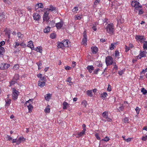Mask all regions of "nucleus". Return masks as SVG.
Listing matches in <instances>:
<instances>
[{"instance_id":"nucleus-1","label":"nucleus","mask_w":147,"mask_h":147,"mask_svg":"<svg viewBox=\"0 0 147 147\" xmlns=\"http://www.w3.org/2000/svg\"><path fill=\"white\" fill-rule=\"evenodd\" d=\"M106 29L107 32L110 34L112 35L114 34L115 29L113 23L108 24Z\"/></svg>"},{"instance_id":"nucleus-2","label":"nucleus","mask_w":147,"mask_h":147,"mask_svg":"<svg viewBox=\"0 0 147 147\" xmlns=\"http://www.w3.org/2000/svg\"><path fill=\"white\" fill-rule=\"evenodd\" d=\"M133 7H135V9H139V8L142 7V6L140 5L137 0H133L131 2Z\"/></svg>"},{"instance_id":"nucleus-3","label":"nucleus","mask_w":147,"mask_h":147,"mask_svg":"<svg viewBox=\"0 0 147 147\" xmlns=\"http://www.w3.org/2000/svg\"><path fill=\"white\" fill-rule=\"evenodd\" d=\"M46 82V78L45 77H42V78L39 79L38 82V86L42 88L45 86Z\"/></svg>"},{"instance_id":"nucleus-4","label":"nucleus","mask_w":147,"mask_h":147,"mask_svg":"<svg viewBox=\"0 0 147 147\" xmlns=\"http://www.w3.org/2000/svg\"><path fill=\"white\" fill-rule=\"evenodd\" d=\"M105 62L107 66H109L112 64L113 62V58L110 56H108L106 57Z\"/></svg>"},{"instance_id":"nucleus-5","label":"nucleus","mask_w":147,"mask_h":147,"mask_svg":"<svg viewBox=\"0 0 147 147\" xmlns=\"http://www.w3.org/2000/svg\"><path fill=\"white\" fill-rule=\"evenodd\" d=\"M43 20L44 21H45L47 23L49 24V25L51 26H53L54 25L52 23L54 22L53 20H52L51 22L49 20L50 18L48 16H43Z\"/></svg>"},{"instance_id":"nucleus-6","label":"nucleus","mask_w":147,"mask_h":147,"mask_svg":"<svg viewBox=\"0 0 147 147\" xmlns=\"http://www.w3.org/2000/svg\"><path fill=\"white\" fill-rule=\"evenodd\" d=\"M19 94V92L16 90L15 88H13L12 90V99L14 100L17 99Z\"/></svg>"},{"instance_id":"nucleus-7","label":"nucleus","mask_w":147,"mask_h":147,"mask_svg":"<svg viewBox=\"0 0 147 147\" xmlns=\"http://www.w3.org/2000/svg\"><path fill=\"white\" fill-rule=\"evenodd\" d=\"M83 38L82 42V44L84 45L85 46L87 45V37L86 35V31H84L83 33Z\"/></svg>"},{"instance_id":"nucleus-8","label":"nucleus","mask_w":147,"mask_h":147,"mask_svg":"<svg viewBox=\"0 0 147 147\" xmlns=\"http://www.w3.org/2000/svg\"><path fill=\"white\" fill-rule=\"evenodd\" d=\"M144 38V37L143 36L137 35L136 36L135 38L138 42H140L141 43H142L145 40Z\"/></svg>"},{"instance_id":"nucleus-9","label":"nucleus","mask_w":147,"mask_h":147,"mask_svg":"<svg viewBox=\"0 0 147 147\" xmlns=\"http://www.w3.org/2000/svg\"><path fill=\"white\" fill-rule=\"evenodd\" d=\"M10 66V65L3 63L0 65V69L1 70L5 69L9 67Z\"/></svg>"},{"instance_id":"nucleus-10","label":"nucleus","mask_w":147,"mask_h":147,"mask_svg":"<svg viewBox=\"0 0 147 147\" xmlns=\"http://www.w3.org/2000/svg\"><path fill=\"white\" fill-rule=\"evenodd\" d=\"M33 17L34 20L37 21H39L41 18L40 16L36 12L34 13L33 14Z\"/></svg>"},{"instance_id":"nucleus-11","label":"nucleus","mask_w":147,"mask_h":147,"mask_svg":"<svg viewBox=\"0 0 147 147\" xmlns=\"http://www.w3.org/2000/svg\"><path fill=\"white\" fill-rule=\"evenodd\" d=\"M147 52L146 51H140L139 55L137 57L138 58L141 59L142 57H146Z\"/></svg>"},{"instance_id":"nucleus-12","label":"nucleus","mask_w":147,"mask_h":147,"mask_svg":"<svg viewBox=\"0 0 147 147\" xmlns=\"http://www.w3.org/2000/svg\"><path fill=\"white\" fill-rule=\"evenodd\" d=\"M117 26H119L120 24L123 23L124 22V19L123 18H122L121 16H119L117 17Z\"/></svg>"},{"instance_id":"nucleus-13","label":"nucleus","mask_w":147,"mask_h":147,"mask_svg":"<svg viewBox=\"0 0 147 147\" xmlns=\"http://www.w3.org/2000/svg\"><path fill=\"white\" fill-rule=\"evenodd\" d=\"M91 51L93 54H95L98 51V48L96 47H92L91 48Z\"/></svg>"},{"instance_id":"nucleus-14","label":"nucleus","mask_w":147,"mask_h":147,"mask_svg":"<svg viewBox=\"0 0 147 147\" xmlns=\"http://www.w3.org/2000/svg\"><path fill=\"white\" fill-rule=\"evenodd\" d=\"M63 25V22L61 21L59 22L56 24L55 26L57 29H60L62 27Z\"/></svg>"},{"instance_id":"nucleus-15","label":"nucleus","mask_w":147,"mask_h":147,"mask_svg":"<svg viewBox=\"0 0 147 147\" xmlns=\"http://www.w3.org/2000/svg\"><path fill=\"white\" fill-rule=\"evenodd\" d=\"M17 36L18 37L19 40L20 41V40H23L24 35L20 32H18L17 33Z\"/></svg>"},{"instance_id":"nucleus-16","label":"nucleus","mask_w":147,"mask_h":147,"mask_svg":"<svg viewBox=\"0 0 147 147\" xmlns=\"http://www.w3.org/2000/svg\"><path fill=\"white\" fill-rule=\"evenodd\" d=\"M86 131L85 129H83L82 131L78 132V136L77 138H79L80 137H82L85 134Z\"/></svg>"},{"instance_id":"nucleus-17","label":"nucleus","mask_w":147,"mask_h":147,"mask_svg":"<svg viewBox=\"0 0 147 147\" xmlns=\"http://www.w3.org/2000/svg\"><path fill=\"white\" fill-rule=\"evenodd\" d=\"M27 46L28 47L30 48L32 50L34 49V46L33 42L32 41H30L28 42Z\"/></svg>"},{"instance_id":"nucleus-18","label":"nucleus","mask_w":147,"mask_h":147,"mask_svg":"<svg viewBox=\"0 0 147 147\" xmlns=\"http://www.w3.org/2000/svg\"><path fill=\"white\" fill-rule=\"evenodd\" d=\"M16 11L19 16H22L23 15V13H24V11L21 9H18L16 10Z\"/></svg>"},{"instance_id":"nucleus-19","label":"nucleus","mask_w":147,"mask_h":147,"mask_svg":"<svg viewBox=\"0 0 147 147\" xmlns=\"http://www.w3.org/2000/svg\"><path fill=\"white\" fill-rule=\"evenodd\" d=\"M52 95L50 94H47L45 97V99L47 101H49Z\"/></svg>"},{"instance_id":"nucleus-20","label":"nucleus","mask_w":147,"mask_h":147,"mask_svg":"<svg viewBox=\"0 0 147 147\" xmlns=\"http://www.w3.org/2000/svg\"><path fill=\"white\" fill-rule=\"evenodd\" d=\"M64 47H67L69 46V42L67 40H65L63 41H62Z\"/></svg>"},{"instance_id":"nucleus-21","label":"nucleus","mask_w":147,"mask_h":147,"mask_svg":"<svg viewBox=\"0 0 147 147\" xmlns=\"http://www.w3.org/2000/svg\"><path fill=\"white\" fill-rule=\"evenodd\" d=\"M25 139L23 137H20L19 138L18 140H17V144H19L21 142L25 141Z\"/></svg>"},{"instance_id":"nucleus-22","label":"nucleus","mask_w":147,"mask_h":147,"mask_svg":"<svg viewBox=\"0 0 147 147\" xmlns=\"http://www.w3.org/2000/svg\"><path fill=\"white\" fill-rule=\"evenodd\" d=\"M87 69L90 73H91L94 69V67L92 65H88L87 67Z\"/></svg>"},{"instance_id":"nucleus-23","label":"nucleus","mask_w":147,"mask_h":147,"mask_svg":"<svg viewBox=\"0 0 147 147\" xmlns=\"http://www.w3.org/2000/svg\"><path fill=\"white\" fill-rule=\"evenodd\" d=\"M43 7V5L41 3L37 4L35 7V9L36 10L40 8H42Z\"/></svg>"},{"instance_id":"nucleus-24","label":"nucleus","mask_w":147,"mask_h":147,"mask_svg":"<svg viewBox=\"0 0 147 147\" xmlns=\"http://www.w3.org/2000/svg\"><path fill=\"white\" fill-rule=\"evenodd\" d=\"M5 18V13L0 12V21H3Z\"/></svg>"},{"instance_id":"nucleus-25","label":"nucleus","mask_w":147,"mask_h":147,"mask_svg":"<svg viewBox=\"0 0 147 147\" xmlns=\"http://www.w3.org/2000/svg\"><path fill=\"white\" fill-rule=\"evenodd\" d=\"M117 44L115 43H111L109 46V49L111 50H113L116 47Z\"/></svg>"},{"instance_id":"nucleus-26","label":"nucleus","mask_w":147,"mask_h":147,"mask_svg":"<svg viewBox=\"0 0 147 147\" xmlns=\"http://www.w3.org/2000/svg\"><path fill=\"white\" fill-rule=\"evenodd\" d=\"M63 109H66L69 107V104L66 102H64L63 103Z\"/></svg>"},{"instance_id":"nucleus-27","label":"nucleus","mask_w":147,"mask_h":147,"mask_svg":"<svg viewBox=\"0 0 147 147\" xmlns=\"http://www.w3.org/2000/svg\"><path fill=\"white\" fill-rule=\"evenodd\" d=\"M57 47L58 48H61V49H63V48L64 47L62 41L61 42H58Z\"/></svg>"},{"instance_id":"nucleus-28","label":"nucleus","mask_w":147,"mask_h":147,"mask_svg":"<svg viewBox=\"0 0 147 147\" xmlns=\"http://www.w3.org/2000/svg\"><path fill=\"white\" fill-rule=\"evenodd\" d=\"M50 11L49 8H47L44 10V13L43 16H48L49 13Z\"/></svg>"},{"instance_id":"nucleus-29","label":"nucleus","mask_w":147,"mask_h":147,"mask_svg":"<svg viewBox=\"0 0 147 147\" xmlns=\"http://www.w3.org/2000/svg\"><path fill=\"white\" fill-rule=\"evenodd\" d=\"M107 96V93L106 92H104L101 94L100 97L103 99H105Z\"/></svg>"},{"instance_id":"nucleus-30","label":"nucleus","mask_w":147,"mask_h":147,"mask_svg":"<svg viewBox=\"0 0 147 147\" xmlns=\"http://www.w3.org/2000/svg\"><path fill=\"white\" fill-rule=\"evenodd\" d=\"M117 107L118 110L119 111H123L124 107L122 105L119 104L117 105Z\"/></svg>"},{"instance_id":"nucleus-31","label":"nucleus","mask_w":147,"mask_h":147,"mask_svg":"<svg viewBox=\"0 0 147 147\" xmlns=\"http://www.w3.org/2000/svg\"><path fill=\"white\" fill-rule=\"evenodd\" d=\"M4 52V49L3 47H0V57L3 56Z\"/></svg>"},{"instance_id":"nucleus-32","label":"nucleus","mask_w":147,"mask_h":147,"mask_svg":"<svg viewBox=\"0 0 147 147\" xmlns=\"http://www.w3.org/2000/svg\"><path fill=\"white\" fill-rule=\"evenodd\" d=\"M45 112L46 113H49L50 112V106L48 105L45 109L44 110Z\"/></svg>"},{"instance_id":"nucleus-33","label":"nucleus","mask_w":147,"mask_h":147,"mask_svg":"<svg viewBox=\"0 0 147 147\" xmlns=\"http://www.w3.org/2000/svg\"><path fill=\"white\" fill-rule=\"evenodd\" d=\"M32 104V101L31 99H29L25 103V106H27V107Z\"/></svg>"},{"instance_id":"nucleus-34","label":"nucleus","mask_w":147,"mask_h":147,"mask_svg":"<svg viewBox=\"0 0 147 147\" xmlns=\"http://www.w3.org/2000/svg\"><path fill=\"white\" fill-rule=\"evenodd\" d=\"M100 1L97 0H95V1L94 2V4L93 5V8H95L96 6V5H98V4L99 3Z\"/></svg>"},{"instance_id":"nucleus-35","label":"nucleus","mask_w":147,"mask_h":147,"mask_svg":"<svg viewBox=\"0 0 147 147\" xmlns=\"http://www.w3.org/2000/svg\"><path fill=\"white\" fill-rule=\"evenodd\" d=\"M49 11H53L56 10V8L53 5H51L49 7Z\"/></svg>"},{"instance_id":"nucleus-36","label":"nucleus","mask_w":147,"mask_h":147,"mask_svg":"<svg viewBox=\"0 0 147 147\" xmlns=\"http://www.w3.org/2000/svg\"><path fill=\"white\" fill-rule=\"evenodd\" d=\"M35 51L41 53L42 51V48L41 47H38L35 48Z\"/></svg>"},{"instance_id":"nucleus-37","label":"nucleus","mask_w":147,"mask_h":147,"mask_svg":"<svg viewBox=\"0 0 147 147\" xmlns=\"http://www.w3.org/2000/svg\"><path fill=\"white\" fill-rule=\"evenodd\" d=\"M109 115L108 112L105 111L102 114L103 117L104 118H107V117Z\"/></svg>"},{"instance_id":"nucleus-38","label":"nucleus","mask_w":147,"mask_h":147,"mask_svg":"<svg viewBox=\"0 0 147 147\" xmlns=\"http://www.w3.org/2000/svg\"><path fill=\"white\" fill-rule=\"evenodd\" d=\"M96 64H97V66L98 67H101L102 66V62L100 61H98L96 62Z\"/></svg>"},{"instance_id":"nucleus-39","label":"nucleus","mask_w":147,"mask_h":147,"mask_svg":"<svg viewBox=\"0 0 147 147\" xmlns=\"http://www.w3.org/2000/svg\"><path fill=\"white\" fill-rule=\"evenodd\" d=\"M6 102V105L9 106L11 103V100L10 99H7V100H5Z\"/></svg>"},{"instance_id":"nucleus-40","label":"nucleus","mask_w":147,"mask_h":147,"mask_svg":"<svg viewBox=\"0 0 147 147\" xmlns=\"http://www.w3.org/2000/svg\"><path fill=\"white\" fill-rule=\"evenodd\" d=\"M87 95L90 96L92 97V90H88L86 91Z\"/></svg>"},{"instance_id":"nucleus-41","label":"nucleus","mask_w":147,"mask_h":147,"mask_svg":"<svg viewBox=\"0 0 147 147\" xmlns=\"http://www.w3.org/2000/svg\"><path fill=\"white\" fill-rule=\"evenodd\" d=\"M143 48L144 50H147V41H144V42Z\"/></svg>"},{"instance_id":"nucleus-42","label":"nucleus","mask_w":147,"mask_h":147,"mask_svg":"<svg viewBox=\"0 0 147 147\" xmlns=\"http://www.w3.org/2000/svg\"><path fill=\"white\" fill-rule=\"evenodd\" d=\"M29 111V112L30 113L32 112V109H33V107L32 105V104L30 105L29 106L27 107Z\"/></svg>"},{"instance_id":"nucleus-43","label":"nucleus","mask_w":147,"mask_h":147,"mask_svg":"<svg viewBox=\"0 0 147 147\" xmlns=\"http://www.w3.org/2000/svg\"><path fill=\"white\" fill-rule=\"evenodd\" d=\"M83 107H86L87 105V102L86 100L83 101L82 102Z\"/></svg>"},{"instance_id":"nucleus-44","label":"nucleus","mask_w":147,"mask_h":147,"mask_svg":"<svg viewBox=\"0 0 147 147\" xmlns=\"http://www.w3.org/2000/svg\"><path fill=\"white\" fill-rule=\"evenodd\" d=\"M50 30V28L49 27H48L47 28H46L44 30V31L45 33H47L49 32Z\"/></svg>"},{"instance_id":"nucleus-45","label":"nucleus","mask_w":147,"mask_h":147,"mask_svg":"<svg viewBox=\"0 0 147 147\" xmlns=\"http://www.w3.org/2000/svg\"><path fill=\"white\" fill-rule=\"evenodd\" d=\"M82 15L81 16H78V15L75 16V20H77L81 19L82 18Z\"/></svg>"},{"instance_id":"nucleus-46","label":"nucleus","mask_w":147,"mask_h":147,"mask_svg":"<svg viewBox=\"0 0 147 147\" xmlns=\"http://www.w3.org/2000/svg\"><path fill=\"white\" fill-rule=\"evenodd\" d=\"M78 10V7H75L72 10V11L74 13H77V11Z\"/></svg>"},{"instance_id":"nucleus-47","label":"nucleus","mask_w":147,"mask_h":147,"mask_svg":"<svg viewBox=\"0 0 147 147\" xmlns=\"http://www.w3.org/2000/svg\"><path fill=\"white\" fill-rule=\"evenodd\" d=\"M96 24H93L92 27V28L94 31H96L97 30V28H96Z\"/></svg>"},{"instance_id":"nucleus-48","label":"nucleus","mask_w":147,"mask_h":147,"mask_svg":"<svg viewBox=\"0 0 147 147\" xmlns=\"http://www.w3.org/2000/svg\"><path fill=\"white\" fill-rule=\"evenodd\" d=\"M50 37L52 39H54L56 37V34L54 33H52L50 34Z\"/></svg>"},{"instance_id":"nucleus-49","label":"nucleus","mask_w":147,"mask_h":147,"mask_svg":"<svg viewBox=\"0 0 147 147\" xmlns=\"http://www.w3.org/2000/svg\"><path fill=\"white\" fill-rule=\"evenodd\" d=\"M139 9H136V10H137L139 11V14L141 15L143 13V11L142 9V7H141L140 8H139Z\"/></svg>"},{"instance_id":"nucleus-50","label":"nucleus","mask_w":147,"mask_h":147,"mask_svg":"<svg viewBox=\"0 0 147 147\" xmlns=\"http://www.w3.org/2000/svg\"><path fill=\"white\" fill-rule=\"evenodd\" d=\"M20 45V43L18 42H15L13 44V45L14 46L15 48H16L18 46Z\"/></svg>"},{"instance_id":"nucleus-51","label":"nucleus","mask_w":147,"mask_h":147,"mask_svg":"<svg viewBox=\"0 0 147 147\" xmlns=\"http://www.w3.org/2000/svg\"><path fill=\"white\" fill-rule=\"evenodd\" d=\"M19 66L18 64H16L13 67V69L14 70H17L19 68Z\"/></svg>"},{"instance_id":"nucleus-52","label":"nucleus","mask_w":147,"mask_h":147,"mask_svg":"<svg viewBox=\"0 0 147 147\" xmlns=\"http://www.w3.org/2000/svg\"><path fill=\"white\" fill-rule=\"evenodd\" d=\"M105 118L107 119V120H104V121L105 122H106V121H108L109 122H111L112 121V119H111L110 118H109L108 117V116L107 117V118Z\"/></svg>"},{"instance_id":"nucleus-53","label":"nucleus","mask_w":147,"mask_h":147,"mask_svg":"<svg viewBox=\"0 0 147 147\" xmlns=\"http://www.w3.org/2000/svg\"><path fill=\"white\" fill-rule=\"evenodd\" d=\"M140 110V109L138 107H137L135 109V110L136 111V113L137 114H139Z\"/></svg>"},{"instance_id":"nucleus-54","label":"nucleus","mask_w":147,"mask_h":147,"mask_svg":"<svg viewBox=\"0 0 147 147\" xmlns=\"http://www.w3.org/2000/svg\"><path fill=\"white\" fill-rule=\"evenodd\" d=\"M110 140V139L109 137L107 136H106L104 139H102V141H109Z\"/></svg>"},{"instance_id":"nucleus-55","label":"nucleus","mask_w":147,"mask_h":147,"mask_svg":"<svg viewBox=\"0 0 147 147\" xmlns=\"http://www.w3.org/2000/svg\"><path fill=\"white\" fill-rule=\"evenodd\" d=\"M119 52L118 51H115V57H117L119 56Z\"/></svg>"},{"instance_id":"nucleus-56","label":"nucleus","mask_w":147,"mask_h":147,"mask_svg":"<svg viewBox=\"0 0 147 147\" xmlns=\"http://www.w3.org/2000/svg\"><path fill=\"white\" fill-rule=\"evenodd\" d=\"M123 121L125 123H128L129 122V119L125 117L123 119Z\"/></svg>"},{"instance_id":"nucleus-57","label":"nucleus","mask_w":147,"mask_h":147,"mask_svg":"<svg viewBox=\"0 0 147 147\" xmlns=\"http://www.w3.org/2000/svg\"><path fill=\"white\" fill-rule=\"evenodd\" d=\"M95 136L96 137V138L98 140H100V137L99 136V134L98 133H96L95 134Z\"/></svg>"},{"instance_id":"nucleus-58","label":"nucleus","mask_w":147,"mask_h":147,"mask_svg":"<svg viewBox=\"0 0 147 147\" xmlns=\"http://www.w3.org/2000/svg\"><path fill=\"white\" fill-rule=\"evenodd\" d=\"M141 92H143V94H145L146 93H147V91L144 88H142Z\"/></svg>"},{"instance_id":"nucleus-59","label":"nucleus","mask_w":147,"mask_h":147,"mask_svg":"<svg viewBox=\"0 0 147 147\" xmlns=\"http://www.w3.org/2000/svg\"><path fill=\"white\" fill-rule=\"evenodd\" d=\"M100 70V69L99 68L95 69L94 71V74H98V71Z\"/></svg>"},{"instance_id":"nucleus-60","label":"nucleus","mask_w":147,"mask_h":147,"mask_svg":"<svg viewBox=\"0 0 147 147\" xmlns=\"http://www.w3.org/2000/svg\"><path fill=\"white\" fill-rule=\"evenodd\" d=\"M71 78L70 77H69L67 79L66 81L67 82H69L70 83H71V84H72V82L71 81Z\"/></svg>"},{"instance_id":"nucleus-61","label":"nucleus","mask_w":147,"mask_h":147,"mask_svg":"<svg viewBox=\"0 0 147 147\" xmlns=\"http://www.w3.org/2000/svg\"><path fill=\"white\" fill-rule=\"evenodd\" d=\"M112 64L114 66L113 69H115V70H117V69L118 67L116 65V63L113 62Z\"/></svg>"},{"instance_id":"nucleus-62","label":"nucleus","mask_w":147,"mask_h":147,"mask_svg":"<svg viewBox=\"0 0 147 147\" xmlns=\"http://www.w3.org/2000/svg\"><path fill=\"white\" fill-rule=\"evenodd\" d=\"M142 140L144 141H146L147 140V135L143 136L142 137Z\"/></svg>"},{"instance_id":"nucleus-63","label":"nucleus","mask_w":147,"mask_h":147,"mask_svg":"<svg viewBox=\"0 0 147 147\" xmlns=\"http://www.w3.org/2000/svg\"><path fill=\"white\" fill-rule=\"evenodd\" d=\"M6 138L8 139V140L9 141L12 140V138L8 135H7Z\"/></svg>"},{"instance_id":"nucleus-64","label":"nucleus","mask_w":147,"mask_h":147,"mask_svg":"<svg viewBox=\"0 0 147 147\" xmlns=\"http://www.w3.org/2000/svg\"><path fill=\"white\" fill-rule=\"evenodd\" d=\"M111 90V86L109 84L107 88V90L108 91H110Z\"/></svg>"}]
</instances>
